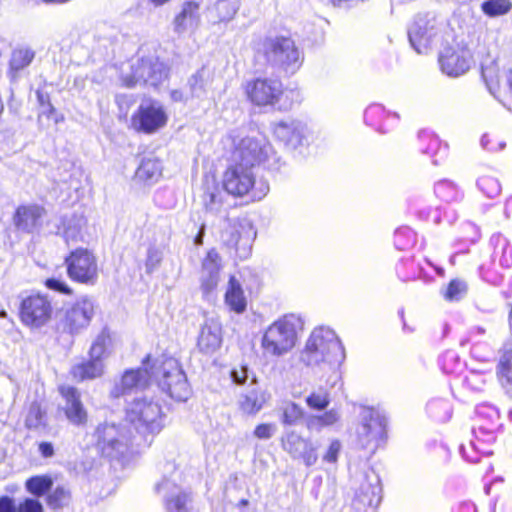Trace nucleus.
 Listing matches in <instances>:
<instances>
[{
	"instance_id": "nucleus-58",
	"label": "nucleus",
	"mask_w": 512,
	"mask_h": 512,
	"mask_svg": "<svg viewBox=\"0 0 512 512\" xmlns=\"http://www.w3.org/2000/svg\"><path fill=\"white\" fill-rule=\"evenodd\" d=\"M38 451L44 458H50L54 455V447L50 442H41L38 445Z\"/></svg>"
},
{
	"instance_id": "nucleus-60",
	"label": "nucleus",
	"mask_w": 512,
	"mask_h": 512,
	"mask_svg": "<svg viewBox=\"0 0 512 512\" xmlns=\"http://www.w3.org/2000/svg\"><path fill=\"white\" fill-rule=\"evenodd\" d=\"M170 96H171V99L175 102H181V101L187 100V98L184 96L183 92L180 90L171 91Z\"/></svg>"
},
{
	"instance_id": "nucleus-18",
	"label": "nucleus",
	"mask_w": 512,
	"mask_h": 512,
	"mask_svg": "<svg viewBox=\"0 0 512 512\" xmlns=\"http://www.w3.org/2000/svg\"><path fill=\"white\" fill-rule=\"evenodd\" d=\"M273 136L289 149L303 146L308 137L307 125L301 120L285 118L271 124Z\"/></svg>"
},
{
	"instance_id": "nucleus-64",
	"label": "nucleus",
	"mask_w": 512,
	"mask_h": 512,
	"mask_svg": "<svg viewBox=\"0 0 512 512\" xmlns=\"http://www.w3.org/2000/svg\"><path fill=\"white\" fill-rule=\"evenodd\" d=\"M63 119H64L63 115H57V116L55 117V122H56V123H58V122H60V121H63Z\"/></svg>"
},
{
	"instance_id": "nucleus-47",
	"label": "nucleus",
	"mask_w": 512,
	"mask_h": 512,
	"mask_svg": "<svg viewBox=\"0 0 512 512\" xmlns=\"http://www.w3.org/2000/svg\"><path fill=\"white\" fill-rule=\"evenodd\" d=\"M71 494L65 487H56L48 496L47 502L52 509H59L67 506L70 502Z\"/></svg>"
},
{
	"instance_id": "nucleus-51",
	"label": "nucleus",
	"mask_w": 512,
	"mask_h": 512,
	"mask_svg": "<svg viewBox=\"0 0 512 512\" xmlns=\"http://www.w3.org/2000/svg\"><path fill=\"white\" fill-rule=\"evenodd\" d=\"M42 503L35 498L26 497L18 502V512H43Z\"/></svg>"
},
{
	"instance_id": "nucleus-13",
	"label": "nucleus",
	"mask_w": 512,
	"mask_h": 512,
	"mask_svg": "<svg viewBox=\"0 0 512 512\" xmlns=\"http://www.w3.org/2000/svg\"><path fill=\"white\" fill-rule=\"evenodd\" d=\"M68 276L78 283L93 285L98 279L95 256L87 249H76L65 259Z\"/></svg>"
},
{
	"instance_id": "nucleus-34",
	"label": "nucleus",
	"mask_w": 512,
	"mask_h": 512,
	"mask_svg": "<svg viewBox=\"0 0 512 512\" xmlns=\"http://www.w3.org/2000/svg\"><path fill=\"white\" fill-rule=\"evenodd\" d=\"M212 83V72L203 67L193 74L188 81L190 96L192 98L203 99Z\"/></svg>"
},
{
	"instance_id": "nucleus-42",
	"label": "nucleus",
	"mask_w": 512,
	"mask_h": 512,
	"mask_svg": "<svg viewBox=\"0 0 512 512\" xmlns=\"http://www.w3.org/2000/svg\"><path fill=\"white\" fill-rule=\"evenodd\" d=\"M25 426L28 429L39 430L46 427V411L39 403L33 402L25 418Z\"/></svg>"
},
{
	"instance_id": "nucleus-19",
	"label": "nucleus",
	"mask_w": 512,
	"mask_h": 512,
	"mask_svg": "<svg viewBox=\"0 0 512 512\" xmlns=\"http://www.w3.org/2000/svg\"><path fill=\"white\" fill-rule=\"evenodd\" d=\"M441 70L449 77H459L474 64L471 50L466 46L446 48L439 57Z\"/></svg>"
},
{
	"instance_id": "nucleus-63",
	"label": "nucleus",
	"mask_w": 512,
	"mask_h": 512,
	"mask_svg": "<svg viewBox=\"0 0 512 512\" xmlns=\"http://www.w3.org/2000/svg\"><path fill=\"white\" fill-rule=\"evenodd\" d=\"M508 254L512 257V248L505 249V251H504V257L506 258Z\"/></svg>"
},
{
	"instance_id": "nucleus-14",
	"label": "nucleus",
	"mask_w": 512,
	"mask_h": 512,
	"mask_svg": "<svg viewBox=\"0 0 512 512\" xmlns=\"http://www.w3.org/2000/svg\"><path fill=\"white\" fill-rule=\"evenodd\" d=\"M53 307L51 300L42 294H32L25 297L20 305L22 323L32 329L45 326L52 318Z\"/></svg>"
},
{
	"instance_id": "nucleus-4",
	"label": "nucleus",
	"mask_w": 512,
	"mask_h": 512,
	"mask_svg": "<svg viewBox=\"0 0 512 512\" xmlns=\"http://www.w3.org/2000/svg\"><path fill=\"white\" fill-rule=\"evenodd\" d=\"M232 160L244 166L264 165L267 169L280 168V157L264 136H247L234 141Z\"/></svg>"
},
{
	"instance_id": "nucleus-24",
	"label": "nucleus",
	"mask_w": 512,
	"mask_h": 512,
	"mask_svg": "<svg viewBox=\"0 0 512 512\" xmlns=\"http://www.w3.org/2000/svg\"><path fill=\"white\" fill-rule=\"evenodd\" d=\"M157 492L163 496L169 512H188L191 502L190 494L176 485L174 481L164 479L156 486Z\"/></svg>"
},
{
	"instance_id": "nucleus-33",
	"label": "nucleus",
	"mask_w": 512,
	"mask_h": 512,
	"mask_svg": "<svg viewBox=\"0 0 512 512\" xmlns=\"http://www.w3.org/2000/svg\"><path fill=\"white\" fill-rule=\"evenodd\" d=\"M162 175V166L157 159H143L137 168L134 180L143 185H153Z\"/></svg>"
},
{
	"instance_id": "nucleus-32",
	"label": "nucleus",
	"mask_w": 512,
	"mask_h": 512,
	"mask_svg": "<svg viewBox=\"0 0 512 512\" xmlns=\"http://www.w3.org/2000/svg\"><path fill=\"white\" fill-rule=\"evenodd\" d=\"M86 219L82 215L73 214L62 220L61 234L67 244L77 243L84 239Z\"/></svg>"
},
{
	"instance_id": "nucleus-25",
	"label": "nucleus",
	"mask_w": 512,
	"mask_h": 512,
	"mask_svg": "<svg viewBox=\"0 0 512 512\" xmlns=\"http://www.w3.org/2000/svg\"><path fill=\"white\" fill-rule=\"evenodd\" d=\"M200 22V3L192 0L185 1L174 17L173 29L179 35L193 33L198 29Z\"/></svg>"
},
{
	"instance_id": "nucleus-57",
	"label": "nucleus",
	"mask_w": 512,
	"mask_h": 512,
	"mask_svg": "<svg viewBox=\"0 0 512 512\" xmlns=\"http://www.w3.org/2000/svg\"><path fill=\"white\" fill-rule=\"evenodd\" d=\"M0 512H18V503L9 496H1Z\"/></svg>"
},
{
	"instance_id": "nucleus-41",
	"label": "nucleus",
	"mask_w": 512,
	"mask_h": 512,
	"mask_svg": "<svg viewBox=\"0 0 512 512\" xmlns=\"http://www.w3.org/2000/svg\"><path fill=\"white\" fill-rule=\"evenodd\" d=\"M479 190L488 198H495L501 192V184L490 171H483L477 180Z\"/></svg>"
},
{
	"instance_id": "nucleus-6",
	"label": "nucleus",
	"mask_w": 512,
	"mask_h": 512,
	"mask_svg": "<svg viewBox=\"0 0 512 512\" xmlns=\"http://www.w3.org/2000/svg\"><path fill=\"white\" fill-rule=\"evenodd\" d=\"M167 68L153 55L132 59L125 68H121L120 79L123 86L132 88L137 85L157 87L167 78Z\"/></svg>"
},
{
	"instance_id": "nucleus-62",
	"label": "nucleus",
	"mask_w": 512,
	"mask_h": 512,
	"mask_svg": "<svg viewBox=\"0 0 512 512\" xmlns=\"http://www.w3.org/2000/svg\"><path fill=\"white\" fill-rule=\"evenodd\" d=\"M243 245H244V248H243V255L242 256L246 257L249 254V251H250V243L246 242Z\"/></svg>"
},
{
	"instance_id": "nucleus-43",
	"label": "nucleus",
	"mask_w": 512,
	"mask_h": 512,
	"mask_svg": "<svg viewBox=\"0 0 512 512\" xmlns=\"http://www.w3.org/2000/svg\"><path fill=\"white\" fill-rule=\"evenodd\" d=\"M484 14L489 17H498L507 14L512 9L510 0H486L481 4Z\"/></svg>"
},
{
	"instance_id": "nucleus-27",
	"label": "nucleus",
	"mask_w": 512,
	"mask_h": 512,
	"mask_svg": "<svg viewBox=\"0 0 512 512\" xmlns=\"http://www.w3.org/2000/svg\"><path fill=\"white\" fill-rule=\"evenodd\" d=\"M198 347L201 352L212 354L222 344V325L216 318H207L201 327L198 337Z\"/></svg>"
},
{
	"instance_id": "nucleus-21",
	"label": "nucleus",
	"mask_w": 512,
	"mask_h": 512,
	"mask_svg": "<svg viewBox=\"0 0 512 512\" xmlns=\"http://www.w3.org/2000/svg\"><path fill=\"white\" fill-rule=\"evenodd\" d=\"M382 488L378 474L367 470L361 479L360 485L355 494V502L364 507L377 508L382 499Z\"/></svg>"
},
{
	"instance_id": "nucleus-38",
	"label": "nucleus",
	"mask_w": 512,
	"mask_h": 512,
	"mask_svg": "<svg viewBox=\"0 0 512 512\" xmlns=\"http://www.w3.org/2000/svg\"><path fill=\"white\" fill-rule=\"evenodd\" d=\"M202 201L207 213L221 215L226 211L224 208V195L217 185L205 189Z\"/></svg>"
},
{
	"instance_id": "nucleus-56",
	"label": "nucleus",
	"mask_w": 512,
	"mask_h": 512,
	"mask_svg": "<svg viewBox=\"0 0 512 512\" xmlns=\"http://www.w3.org/2000/svg\"><path fill=\"white\" fill-rule=\"evenodd\" d=\"M240 225L238 224H233V226L231 227V231L229 232L230 233V236L228 238H226V242L228 245L234 247L237 251H239V243L240 241L242 240V236H241V233H240Z\"/></svg>"
},
{
	"instance_id": "nucleus-23",
	"label": "nucleus",
	"mask_w": 512,
	"mask_h": 512,
	"mask_svg": "<svg viewBox=\"0 0 512 512\" xmlns=\"http://www.w3.org/2000/svg\"><path fill=\"white\" fill-rule=\"evenodd\" d=\"M60 394L65 400L63 407L66 418L76 426H83L88 421V413L85 409L79 391L72 386H60Z\"/></svg>"
},
{
	"instance_id": "nucleus-39",
	"label": "nucleus",
	"mask_w": 512,
	"mask_h": 512,
	"mask_svg": "<svg viewBox=\"0 0 512 512\" xmlns=\"http://www.w3.org/2000/svg\"><path fill=\"white\" fill-rule=\"evenodd\" d=\"M103 372L104 363L96 359H91L90 357L87 362L76 365L72 368L73 376L80 380L99 377Z\"/></svg>"
},
{
	"instance_id": "nucleus-59",
	"label": "nucleus",
	"mask_w": 512,
	"mask_h": 512,
	"mask_svg": "<svg viewBox=\"0 0 512 512\" xmlns=\"http://www.w3.org/2000/svg\"><path fill=\"white\" fill-rule=\"evenodd\" d=\"M37 98L41 105H44L47 102L49 117L52 116L53 114H55L56 110L53 107V105L48 101V97L44 96L41 92L38 91Z\"/></svg>"
},
{
	"instance_id": "nucleus-29",
	"label": "nucleus",
	"mask_w": 512,
	"mask_h": 512,
	"mask_svg": "<svg viewBox=\"0 0 512 512\" xmlns=\"http://www.w3.org/2000/svg\"><path fill=\"white\" fill-rule=\"evenodd\" d=\"M116 345L117 338L115 333L105 327L92 341L88 355L91 359L104 362L113 353Z\"/></svg>"
},
{
	"instance_id": "nucleus-49",
	"label": "nucleus",
	"mask_w": 512,
	"mask_h": 512,
	"mask_svg": "<svg viewBox=\"0 0 512 512\" xmlns=\"http://www.w3.org/2000/svg\"><path fill=\"white\" fill-rule=\"evenodd\" d=\"M342 444L338 439H332L329 442L328 447L322 455V460L326 463L334 464L338 460V456L341 452Z\"/></svg>"
},
{
	"instance_id": "nucleus-17",
	"label": "nucleus",
	"mask_w": 512,
	"mask_h": 512,
	"mask_svg": "<svg viewBox=\"0 0 512 512\" xmlns=\"http://www.w3.org/2000/svg\"><path fill=\"white\" fill-rule=\"evenodd\" d=\"M437 32L438 21L434 14H418L408 29L410 44L417 53H425Z\"/></svg>"
},
{
	"instance_id": "nucleus-5",
	"label": "nucleus",
	"mask_w": 512,
	"mask_h": 512,
	"mask_svg": "<svg viewBox=\"0 0 512 512\" xmlns=\"http://www.w3.org/2000/svg\"><path fill=\"white\" fill-rule=\"evenodd\" d=\"M256 53L263 56L267 63L294 73L302 64L301 53L295 42L285 36H269L261 39Z\"/></svg>"
},
{
	"instance_id": "nucleus-7",
	"label": "nucleus",
	"mask_w": 512,
	"mask_h": 512,
	"mask_svg": "<svg viewBox=\"0 0 512 512\" xmlns=\"http://www.w3.org/2000/svg\"><path fill=\"white\" fill-rule=\"evenodd\" d=\"M95 446L98 452L111 460H120L129 451L131 444L130 431L114 422L100 423L94 432Z\"/></svg>"
},
{
	"instance_id": "nucleus-36",
	"label": "nucleus",
	"mask_w": 512,
	"mask_h": 512,
	"mask_svg": "<svg viewBox=\"0 0 512 512\" xmlns=\"http://www.w3.org/2000/svg\"><path fill=\"white\" fill-rule=\"evenodd\" d=\"M35 57V52L28 47H19L13 50L9 62V76L11 80L18 78L19 72L28 67Z\"/></svg>"
},
{
	"instance_id": "nucleus-9",
	"label": "nucleus",
	"mask_w": 512,
	"mask_h": 512,
	"mask_svg": "<svg viewBox=\"0 0 512 512\" xmlns=\"http://www.w3.org/2000/svg\"><path fill=\"white\" fill-rule=\"evenodd\" d=\"M95 312L94 300L81 297L58 314L57 328L63 333L77 335L89 327Z\"/></svg>"
},
{
	"instance_id": "nucleus-2",
	"label": "nucleus",
	"mask_w": 512,
	"mask_h": 512,
	"mask_svg": "<svg viewBox=\"0 0 512 512\" xmlns=\"http://www.w3.org/2000/svg\"><path fill=\"white\" fill-rule=\"evenodd\" d=\"M301 319L286 314L271 323L263 332L261 349L265 357L280 358L288 354L297 343V330Z\"/></svg>"
},
{
	"instance_id": "nucleus-55",
	"label": "nucleus",
	"mask_w": 512,
	"mask_h": 512,
	"mask_svg": "<svg viewBox=\"0 0 512 512\" xmlns=\"http://www.w3.org/2000/svg\"><path fill=\"white\" fill-rule=\"evenodd\" d=\"M160 261H161V253L156 249H152V248L149 249L148 255H147V260H146L147 271L150 273L154 269H156L157 266L159 265Z\"/></svg>"
},
{
	"instance_id": "nucleus-46",
	"label": "nucleus",
	"mask_w": 512,
	"mask_h": 512,
	"mask_svg": "<svg viewBox=\"0 0 512 512\" xmlns=\"http://www.w3.org/2000/svg\"><path fill=\"white\" fill-rule=\"evenodd\" d=\"M310 409L323 411L330 404V395L327 390L319 389L311 392L305 399Z\"/></svg>"
},
{
	"instance_id": "nucleus-52",
	"label": "nucleus",
	"mask_w": 512,
	"mask_h": 512,
	"mask_svg": "<svg viewBox=\"0 0 512 512\" xmlns=\"http://www.w3.org/2000/svg\"><path fill=\"white\" fill-rule=\"evenodd\" d=\"M481 145L486 150L497 152L504 149L506 144L502 140H497L493 135L484 134L481 138Z\"/></svg>"
},
{
	"instance_id": "nucleus-61",
	"label": "nucleus",
	"mask_w": 512,
	"mask_h": 512,
	"mask_svg": "<svg viewBox=\"0 0 512 512\" xmlns=\"http://www.w3.org/2000/svg\"><path fill=\"white\" fill-rule=\"evenodd\" d=\"M204 229H205V225L202 224L201 228L199 230V233H198V235L195 238V244L196 245H201L202 244V238H203V234H204Z\"/></svg>"
},
{
	"instance_id": "nucleus-15",
	"label": "nucleus",
	"mask_w": 512,
	"mask_h": 512,
	"mask_svg": "<svg viewBox=\"0 0 512 512\" xmlns=\"http://www.w3.org/2000/svg\"><path fill=\"white\" fill-rule=\"evenodd\" d=\"M167 114L163 106L155 100L142 101L131 118L132 127L139 132L152 134L164 127Z\"/></svg>"
},
{
	"instance_id": "nucleus-37",
	"label": "nucleus",
	"mask_w": 512,
	"mask_h": 512,
	"mask_svg": "<svg viewBox=\"0 0 512 512\" xmlns=\"http://www.w3.org/2000/svg\"><path fill=\"white\" fill-rule=\"evenodd\" d=\"M341 419L339 409L332 408L322 414L310 415L306 419V427L311 431H321L323 428L332 427Z\"/></svg>"
},
{
	"instance_id": "nucleus-48",
	"label": "nucleus",
	"mask_w": 512,
	"mask_h": 512,
	"mask_svg": "<svg viewBox=\"0 0 512 512\" xmlns=\"http://www.w3.org/2000/svg\"><path fill=\"white\" fill-rule=\"evenodd\" d=\"M467 291V285L461 280H452L444 294L445 298L449 301H457L461 299Z\"/></svg>"
},
{
	"instance_id": "nucleus-54",
	"label": "nucleus",
	"mask_w": 512,
	"mask_h": 512,
	"mask_svg": "<svg viewBox=\"0 0 512 512\" xmlns=\"http://www.w3.org/2000/svg\"><path fill=\"white\" fill-rule=\"evenodd\" d=\"M45 285L48 289L56 291L61 294L71 295L72 289L68 286V284L58 278H48L45 281Z\"/></svg>"
},
{
	"instance_id": "nucleus-10",
	"label": "nucleus",
	"mask_w": 512,
	"mask_h": 512,
	"mask_svg": "<svg viewBox=\"0 0 512 512\" xmlns=\"http://www.w3.org/2000/svg\"><path fill=\"white\" fill-rule=\"evenodd\" d=\"M157 370L158 385L164 392L177 401L189 398L190 388L186 375L176 359L166 358Z\"/></svg>"
},
{
	"instance_id": "nucleus-53",
	"label": "nucleus",
	"mask_w": 512,
	"mask_h": 512,
	"mask_svg": "<svg viewBox=\"0 0 512 512\" xmlns=\"http://www.w3.org/2000/svg\"><path fill=\"white\" fill-rule=\"evenodd\" d=\"M277 431V427L273 423L259 424L254 429V436L258 439H270Z\"/></svg>"
},
{
	"instance_id": "nucleus-20",
	"label": "nucleus",
	"mask_w": 512,
	"mask_h": 512,
	"mask_svg": "<svg viewBox=\"0 0 512 512\" xmlns=\"http://www.w3.org/2000/svg\"><path fill=\"white\" fill-rule=\"evenodd\" d=\"M221 269L222 259L219 253L215 249L209 250L202 260L200 273V290L207 301L215 298Z\"/></svg>"
},
{
	"instance_id": "nucleus-26",
	"label": "nucleus",
	"mask_w": 512,
	"mask_h": 512,
	"mask_svg": "<svg viewBox=\"0 0 512 512\" xmlns=\"http://www.w3.org/2000/svg\"><path fill=\"white\" fill-rule=\"evenodd\" d=\"M151 378L152 375L146 367L127 370L111 393L114 397H119L126 393L143 390L149 385Z\"/></svg>"
},
{
	"instance_id": "nucleus-50",
	"label": "nucleus",
	"mask_w": 512,
	"mask_h": 512,
	"mask_svg": "<svg viewBox=\"0 0 512 512\" xmlns=\"http://www.w3.org/2000/svg\"><path fill=\"white\" fill-rule=\"evenodd\" d=\"M231 377L233 382L238 385H243L247 383L248 380H250L251 384L256 383V377L254 375H250L248 367L244 365L234 368L231 371Z\"/></svg>"
},
{
	"instance_id": "nucleus-8",
	"label": "nucleus",
	"mask_w": 512,
	"mask_h": 512,
	"mask_svg": "<svg viewBox=\"0 0 512 512\" xmlns=\"http://www.w3.org/2000/svg\"><path fill=\"white\" fill-rule=\"evenodd\" d=\"M126 420L140 433H159L164 426L160 404L147 396L137 397L128 403Z\"/></svg>"
},
{
	"instance_id": "nucleus-1",
	"label": "nucleus",
	"mask_w": 512,
	"mask_h": 512,
	"mask_svg": "<svg viewBox=\"0 0 512 512\" xmlns=\"http://www.w3.org/2000/svg\"><path fill=\"white\" fill-rule=\"evenodd\" d=\"M346 358L344 346L334 330L315 328L308 337L300 360L306 366L318 368L323 374L339 377V369Z\"/></svg>"
},
{
	"instance_id": "nucleus-28",
	"label": "nucleus",
	"mask_w": 512,
	"mask_h": 512,
	"mask_svg": "<svg viewBox=\"0 0 512 512\" xmlns=\"http://www.w3.org/2000/svg\"><path fill=\"white\" fill-rule=\"evenodd\" d=\"M45 210L39 205H23L17 208L14 223L22 231L32 232L41 225Z\"/></svg>"
},
{
	"instance_id": "nucleus-22",
	"label": "nucleus",
	"mask_w": 512,
	"mask_h": 512,
	"mask_svg": "<svg viewBox=\"0 0 512 512\" xmlns=\"http://www.w3.org/2000/svg\"><path fill=\"white\" fill-rule=\"evenodd\" d=\"M283 449L293 458L301 459L306 466L314 465L318 456L313 444L295 432H288L282 439Z\"/></svg>"
},
{
	"instance_id": "nucleus-11",
	"label": "nucleus",
	"mask_w": 512,
	"mask_h": 512,
	"mask_svg": "<svg viewBox=\"0 0 512 512\" xmlns=\"http://www.w3.org/2000/svg\"><path fill=\"white\" fill-rule=\"evenodd\" d=\"M481 72L490 93L512 111V70L500 71L498 63L491 60L481 64Z\"/></svg>"
},
{
	"instance_id": "nucleus-45",
	"label": "nucleus",
	"mask_w": 512,
	"mask_h": 512,
	"mask_svg": "<svg viewBox=\"0 0 512 512\" xmlns=\"http://www.w3.org/2000/svg\"><path fill=\"white\" fill-rule=\"evenodd\" d=\"M26 489L35 496L44 495L52 486V480L48 476H35L26 481Z\"/></svg>"
},
{
	"instance_id": "nucleus-12",
	"label": "nucleus",
	"mask_w": 512,
	"mask_h": 512,
	"mask_svg": "<svg viewBox=\"0 0 512 512\" xmlns=\"http://www.w3.org/2000/svg\"><path fill=\"white\" fill-rule=\"evenodd\" d=\"M361 422L357 428L358 443L363 448H376L386 434V417L379 411L365 407L360 413Z\"/></svg>"
},
{
	"instance_id": "nucleus-44",
	"label": "nucleus",
	"mask_w": 512,
	"mask_h": 512,
	"mask_svg": "<svg viewBox=\"0 0 512 512\" xmlns=\"http://www.w3.org/2000/svg\"><path fill=\"white\" fill-rule=\"evenodd\" d=\"M497 375L501 382L512 386V348L506 349L500 357Z\"/></svg>"
},
{
	"instance_id": "nucleus-35",
	"label": "nucleus",
	"mask_w": 512,
	"mask_h": 512,
	"mask_svg": "<svg viewBox=\"0 0 512 512\" xmlns=\"http://www.w3.org/2000/svg\"><path fill=\"white\" fill-rule=\"evenodd\" d=\"M269 398L270 395L266 391L253 389L241 396L239 406L244 413L255 415L264 407Z\"/></svg>"
},
{
	"instance_id": "nucleus-16",
	"label": "nucleus",
	"mask_w": 512,
	"mask_h": 512,
	"mask_svg": "<svg viewBox=\"0 0 512 512\" xmlns=\"http://www.w3.org/2000/svg\"><path fill=\"white\" fill-rule=\"evenodd\" d=\"M283 85L280 80L274 78H256L248 81L245 92L251 103L257 106H274L282 94Z\"/></svg>"
},
{
	"instance_id": "nucleus-40",
	"label": "nucleus",
	"mask_w": 512,
	"mask_h": 512,
	"mask_svg": "<svg viewBox=\"0 0 512 512\" xmlns=\"http://www.w3.org/2000/svg\"><path fill=\"white\" fill-rule=\"evenodd\" d=\"M279 413L281 423L287 426L297 424L304 416L302 407L292 401L284 402L279 408Z\"/></svg>"
},
{
	"instance_id": "nucleus-30",
	"label": "nucleus",
	"mask_w": 512,
	"mask_h": 512,
	"mask_svg": "<svg viewBox=\"0 0 512 512\" xmlns=\"http://www.w3.org/2000/svg\"><path fill=\"white\" fill-rule=\"evenodd\" d=\"M240 8V0H217L207 8L206 17L211 24L230 22Z\"/></svg>"
},
{
	"instance_id": "nucleus-3",
	"label": "nucleus",
	"mask_w": 512,
	"mask_h": 512,
	"mask_svg": "<svg viewBox=\"0 0 512 512\" xmlns=\"http://www.w3.org/2000/svg\"><path fill=\"white\" fill-rule=\"evenodd\" d=\"M222 187L231 196H249L253 201L262 200L270 190L269 183L265 179H256L251 167L236 162L230 164L224 171Z\"/></svg>"
},
{
	"instance_id": "nucleus-31",
	"label": "nucleus",
	"mask_w": 512,
	"mask_h": 512,
	"mask_svg": "<svg viewBox=\"0 0 512 512\" xmlns=\"http://www.w3.org/2000/svg\"><path fill=\"white\" fill-rule=\"evenodd\" d=\"M224 304L229 311L243 314L247 309V298L240 281L235 276H230L224 294Z\"/></svg>"
}]
</instances>
